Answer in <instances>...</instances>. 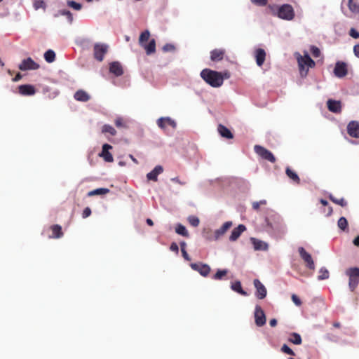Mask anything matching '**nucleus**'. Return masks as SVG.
I'll return each mask as SVG.
<instances>
[{
  "label": "nucleus",
  "mask_w": 359,
  "mask_h": 359,
  "mask_svg": "<svg viewBox=\"0 0 359 359\" xmlns=\"http://www.w3.org/2000/svg\"><path fill=\"white\" fill-rule=\"evenodd\" d=\"M201 78L210 86L214 88L220 87L224 82V76L222 72L204 69L201 72Z\"/></svg>",
  "instance_id": "f257e3e1"
},
{
  "label": "nucleus",
  "mask_w": 359,
  "mask_h": 359,
  "mask_svg": "<svg viewBox=\"0 0 359 359\" xmlns=\"http://www.w3.org/2000/svg\"><path fill=\"white\" fill-rule=\"evenodd\" d=\"M296 58L298 62L299 70L301 76L305 77L309 72V68L315 67V62L311 58L308 53L305 52L304 55L296 53Z\"/></svg>",
  "instance_id": "f03ea898"
},
{
  "label": "nucleus",
  "mask_w": 359,
  "mask_h": 359,
  "mask_svg": "<svg viewBox=\"0 0 359 359\" xmlns=\"http://www.w3.org/2000/svg\"><path fill=\"white\" fill-rule=\"evenodd\" d=\"M149 31L145 30L141 33L139 38V43L145 49L147 55H151L156 52V41L154 39H151L148 44L146 43L149 39Z\"/></svg>",
  "instance_id": "7ed1b4c3"
},
{
  "label": "nucleus",
  "mask_w": 359,
  "mask_h": 359,
  "mask_svg": "<svg viewBox=\"0 0 359 359\" xmlns=\"http://www.w3.org/2000/svg\"><path fill=\"white\" fill-rule=\"evenodd\" d=\"M345 274L348 277V287L353 292L359 284V268H348L346 270Z\"/></svg>",
  "instance_id": "20e7f679"
},
{
  "label": "nucleus",
  "mask_w": 359,
  "mask_h": 359,
  "mask_svg": "<svg viewBox=\"0 0 359 359\" xmlns=\"http://www.w3.org/2000/svg\"><path fill=\"white\" fill-rule=\"evenodd\" d=\"M278 18L286 20H292L294 17V12L292 6L290 4L282 5L278 8Z\"/></svg>",
  "instance_id": "39448f33"
},
{
  "label": "nucleus",
  "mask_w": 359,
  "mask_h": 359,
  "mask_svg": "<svg viewBox=\"0 0 359 359\" xmlns=\"http://www.w3.org/2000/svg\"><path fill=\"white\" fill-rule=\"evenodd\" d=\"M255 153L264 160L271 163L276 162V158L273 154L268 149L260 145H255L254 147Z\"/></svg>",
  "instance_id": "423d86ee"
},
{
  "label": "nucleus",
  "mask_w": 359,
  "mask_h": 359,
  "mask_svg": "<svg viewBox=\"0 0 359 359\" xmlns=\"http://www.w3.org/2000/svg\"><path fill=\"white\" fill-rule=\"evenodd\" d=\"M298 252L299 253L301 258L306 263V267L311 270H314L315 264L311 255L309 253H308L303 247H299L298 249Z\"/></svg>",
  "instance_id": "0eeeda50"
},
{
  "label": "nucleus",
  "mask_w": 359,
  "mask_h": 359,
  "mask_svg": "<svg viewBox=\"0 0 359 359\" xmlns=\"http://www.w3.org/2000/svg\"><path fill=\"white\" fill-rule=\"evenodd\" d=\"M190 266L193 270L198 271L203 277H207L211 271L209 265L201 262L192 263Z\"/></svg>",
  "instance_id": "6e6552de"
},
{
  "label": "nucleus",
  "mask_w": 359,
  "mask_h": 359,
  "mask_svg": "<svg viewBox=\"0 0 359 359\" xmlns=\"http://www.w3.org/2000/svg\"><path fill=\"white\" fill-rule=\"evenodd\" d=\"M255 322L258 327L266 324V316L260 306L257 305L255 310Z\"/></svg>",
  "instance_id": "1a4fd4ad"
},
{
  "label": "nucleus",
  "mask_w": 359,
  "mask_h": 359,
  "mask_svg": "<svg viewBox=\"0 0 359 359\" xmlns=\"http://www.w3.org/2000/svg\"><path fill=\"white\" fill-rule=\"evenodd\" d=\"M108 46L105 44L96 43L94 46V57L95 58L101 62L104 59V55L107 53Z\"/></svg>",
  "instance_id": "9d476101"
},
{
  "label": "nucleus",
  "mask_w": 359,
  "mask_h": 359,
  "mask_svg": "<svg viewBox=\"0 0 359 359\" xmlns=\"http://www.w3.org/2000/svg\"><path fill=\"white\" fill-rule=\"evenodd\" d=\"M18 68L22 71L35 70L39 68V65L35 62L31 57H28L22 61Z\"/></svg>",
  "instance_id": "9b49d317"
},
{
  "label": "nucleus",
  "mask_w": 359,
  "mask_h": 359,
  "mask_svg": "<svg viewBox=\"0 0 359 359\" xmlns=\"http://www.w3.org/2000/svg\"><path fill=\"white\" fill-rule=\"evenodd\" d=\"M334 74L338 78H343L348 74L347 65L345 62L338 61L335 64Z\"/></svg>",
  "instance_id": "f8f14e48"
},
{
  "label": "nucleus",
  "mask_w": 359,
  "mask_h": 359,
  "mask_svg": "<svg viewBox=\"0 0 359 359\" xmlns=\"http://www.w3.org/2000/svg\"><path fill=\"white\" fill-rule=\"evenodd\" d=\"M253 283L255 287L256 288V297L259 299H263L265 298L267 294L265 286L258 279H255Z\"/></svg>",
  "instance_id": "ddd939ff"
},
{
  "label": "nucleus",
  "mask_w": 359,
  "mask_h": 359,
  "mask_svg": "<svg viewBox=\"0 0 359 359\" xmlns=\"http://www.w3.org/2000/svg\"><path fill=\"white\" fill-rule=\"evenodd\" d=\"M347 133L352 137L359 138V123L351 121L347 126Z\"/></svg>",
  "instance_id": "4468645a"
},
{
  "label": "nucleus",
  "mask_w": 359,
  "mask_h": 359,
  "mask_svg": "<svg viewBox=\"0 0 359 359\" xmlns=\"http://www.w3.org/2000/svg\"><path fill=\"white\" fill-rule=\"evenodd\" d=\"M18 92L23 96H30L35 94L36 89L32 85L25 84L18 86Z\"/></svg>",
  "instance_id": "2eb2a0df"
},
{
  "label": "nucleus",
  "mask_w": 359,
  "mask_h": 359,
  "mask_svg": "<svg viewBox=\"0 0 359 359\" xmlns=\"http://www.w3.org/2000/svg\"><path fill=\"white\" fill-rule=\"evenodd\" d=\"M157 125L161 129L165 130L168 126H171L172 128H176V123L175 121L169 117H161L158 119Z\"/></svg>",
  "instance_id": "dca6fc26"
},
{
  "label": "nucleus",
  "mask_w": 359,
  "mask_h": 359,
  "mask_svg": "<svg viewBox=\"0 0 359 359\" xmlns=\"http://www.w3.org/2000/svg\"><path fill=\"white\" fill-rule=\"evenodd\" d=\"M111 149L112 147L108 144H104L102 146V150L100 154V156L102 157L106 162L111 163L114 161L112 154L109 151V150Z\"/></svg>",
  "instance_id": "f3484780"
},
{
  "label": "nucleus",
  "mask_w": 359,
  "mask_h": 359,
  "mask_svg": "<svg viewBox=\"0 0 359 359\" xmlns=\"http://www.w3.org/2000/svg\"><path fill=\"white\" fill-rule=\"evenodd\" d=\"M226 50L222 48H216L210 52V59L214 62H219L223 60Z\"/></svg>",
  "instance_id": "a211bd4d"
},
{
  "label": "nucleus",
  "mask_w": 359,
  "mask_h": 359,
  "mask_svg": "<svg viewBox=\"0 0 359 359\" xmlns=\"http://www.w3.org/2000/svg\"><path fill=\"white\" fill-rule=\"evenodd\" d=\"M246 230V227L243 224H239L237 227L234 228L231 231L229 236L230 241H236L241 235L243 232Z\"/></svg>",
  "instance_id": "6ab92c4d"
},
{
  "label": "nucleus",
  "mask_w": 359,
  "mask_h": 359,
  "mask_svg": "<svg viewBox=\"0 0 359 359\" xmlns=\"http://www.w3.org/2000/svg\"><path fill=\"white\" fill-rule=\"evenodd\" d=\"M328 109L333 113H340L341 111V104L340 101L328 100L327 102Z\"/></svg>",
  "instance_id": "aec40b11"
},
{
  "label": "nucleus",
  "mask_w": 359,
  "mask_h": 359,
  "mask_svg": "<svg viewBox=\"0 0 359 359\" xmlns=\"http://www.w3.org/2000/svg\"><path fill=\"white\" fill-rule=\"evenodd\" d=\"M109 72L114 74L116 76H120L123 74V70L121 65L118 62H112L109 65Z\"/></svg>",
  "instance_id": "412c9836"
},
{
  "label": "nucleus",
  "mask_w": 359,
  "mask_h": 359,
  "mask_svg": "<svg viewBox=\"0 0 359 359\" xmlns=\"http://www.w3.org/2000/svg\"><path fill=\"white\" fill-rule=\"evenodd\" d=\"M217 131L219 134L226 139H233V135L231 130L222 124H219L217 126Z\"/></svg>",
  "instance_id": "4be33fe9"
},
{
  "label": "nucleus",
  "mask_w": 359,
  "mask_h": 359,
  "mask_svg": "<svg viewBox=\"0 0 359 359\" xmlns=\"http://www.w3.org/2000/svg\"><path fill=\"white\" fill-rule=\"evenodd\" d=\"M232 226V222L229 221L224 222L222 226L217 229L215 232V239H218L219 237L223 236Z\"/></svg>",
  "instance_id": "5701e85b"
},
{
  "label": "nucleus",
  "mask_w": 359,
  "mask_h": 359,
  "mask_svg": "<svg viewBox=\"0 0 359 359\" xmlns=\"http://www.w3.org/2000/svg\"><path fill=\"white\" fill-rule=\"evenodd\" d=\"M250 240L255 250H266L268 249L269 246L266 243L255 238H251Z\"/></svg>",
  "instance_id": "b1692460"
},
{
  "label": "nucleus",
  "mask_w": 359,
  "mask_h": 359,
  "mask_svg": "<svg viewBox=\"0 0 359 359\" xmlns=\"http://www.w3.org/2000/svg\"><path fill=\"white\" fill-rule=\"evenodd\" d=\"M74 97L76 100L79 102H88L90 99V96L83 90H77L74 95Z\"/></svg>",
  "instance_id": "393cba45"
},
{
  "label": "nucleus",
  "mask_w": 359,
  "mask_h": 359,
  "mask_svg": "<svg viewBox=\"0 0 359 359\" xmlns=\"http://www.w3.org/2000/svg\"><path fill=\"white\" fill-rule=\"evenodd\" d=\"M255 58H256L257 65L259 67H261L265 61V58H266L265 50L262 48H258L255 51Z\"/></svg>",
  "instance_id": "a878e982"
},
{
  "label": "nucleus",
  "mask_w": 359,
  "mask_h": 359,
  "mask_svg": "<svg viewBox=\"0 0 359 359\" xmlns=\"http://www.w3.org/2000/svg\"><path fill=\"white\" fill-rule=\"evenodd\" d=\"M52 231V235L49 236L50 238H60L63 236L61 226L58 224H54L50 226Z\"/></svg>",
  "instance_id": "bb28decb"
},
{
  "label": "nucleus",
  "mask_w": 359,
  "mask_h": 359,
  "mask_svg": "<svg viewBox=\"0 0 359 359\" xmlns=\"http://www.w3.org/2000/svg\"><path fill=\"white\" fill-rule=\"evenodd\" d=\"M285 173L287 176L291 179L294 182L299 184H300V179L298 175L293 171L290 167H287L285 169Z\"/></svg>",
  "instance_id": "cd10ccee"
},
{
  "label": "nucleus",
  "mask_w": 359,
  "mask_h": 359,
  "mask_svg": "<svg viewBox=\"0 0 359 359\" xmlns=\"http://www.w3.org/2000/svg\"><path fill=\"white\" fill-rule=\"evenodd\" d=\"M288 341L296 345H300L302 343V337L298 333L292 332L288 338Z\"/></svg>",
  "instance_id": "c85d7f7f"
},
{
  "label": "nucleus",
  "mask_w": 359,
  "mask_h": 359,
  "mask_svg": "<svg viewBox=\"0 0 359 359\" xmlns=\"http://www.w3.org/2000/svg\"><path fill=\"white\" fill-rule=\"evenodd\" d=\"M231 288L233 291H235V292H236L239 293V294H241V295H243V296H246V295H247V292H245V291L243 290L242 286H241V282H240V281H236V282L233 283L231 284Z\"/></svg>",
  "instance_id": "c756f323"
},
{
  "label": "nucleus",
  "mask_w": 359,
  "mask_h": 359,
  "mask_svg": "<svg viewBox=\"0 0 359 359\" xmlns=\"http://www.w3.org/2000/svg\"><path fill=\"white\" fill-rule=\"evenodd\" d=\"M348 6L349 10L353 13H359V4L357 0H348Z\"/></svg>",
  "instance_id": "7c9ffc66"
},
{
  "label": "nucleus",
  "mask_w": 359,
  "mask_h": 359,
  "mask_svg": "<svg viewBox=\"0 0 359 359\" xmlns=\"http://www.w3.org/2000/svg\"><path fill=\"white\" fill-rule=\"evenodd\" d=\"M109 192V189L107 188H99L90 191L88 193V196H93L95 195H104Z\"/></svg>",
  "instance_id": "2f4dec72"
},
{
  "label": "nucleus",
  "mask_w": 359,
  "mask_h": 359,
  "mask_svg": "<svg viewBox=\"0 0 359 359\" xmlns=\"http://www.w3.org/2000/svg\"><path fill=\"white\" fill-rule=\"evenodd\" d=\"M329 198L332 202H333L334 203L337 204L341 207H345L347 205V202L344 198H337L334 196L330 194L329 196Z\"/></svg>",
  "instance_id": "473e14b6"
},
{
  "label": "nucleus",
  "mask_w": 359,
  "mask_h": 359,
  "mask_svg": "<svg viewBox=\"0 0 359 359\" xmlns=\"http://www.w3.org/2000/svg\"><path fill=\"white\" fill-rule=\"evenodd\" d=\"M175 232L182 236L189 237L188 231L187 230L186 227L181 224L177 225L175 228Z\"/></svg>",
  "instance_id": "72a5a7b5"
},
{
  "label": "nucleus",
  "mask_w": 359,
  "mask_h": 359,
  "mask_svg": "<svg viewBox=\"0 0 359 359\" xmlns=\"http://www.w3.org/2000/svg\"><path fill=\"white\" fill-rule=\"evenodd\" d=\"M228 273V270L226 269H218L216 273L212 277L214 280H222L226 277Z\"/></svg>",
  "instance_id": "f704fd0d"
},
{
  "label": "nucleus",
  "mask_w": 359,
  "mask_h": 359,
  "mask_svg": "<svg viewBox=\"0 0 359 359\" xmlns=\"http://www.w3.org/2000/svg\"><path fill=\"white\" fill-rule=\"evenodd\" d=\"M44 58L48 63H51L55 60V53L52 50H48L44 53Z\"/></svg>",
  "instance_id": "c9c22d12"
},
{
  "label": "nucleus",
  "mask_w": 359,
  "mask_h": 359,
  "mask_svg": "<svg viewBox=\"0 0 359 359\" xmlns=\"http://www.w3.org/2000/svg\"><path fill=\"white\" fill-rule=\"evenodd\" d=\"M102 133H109L111 135H115L116 134V130L110 125L105 124L102 128Z\"/></svg>",
  "instance_id": "e433bc0d"
},
{
  "label": "nucleus",
  "mask_w": 359,
  "mask_h": 359,
  "mask_svg": "<svg viewBox=\"0 0 359 359\" xmlns=\"http://www.w3.org/2000/svg\"><path fill=\"white\" fill-rule=\"evenodd\" d=\"M337 225L340 229L345 231L348 227V221L344 217H341L339 219Z\"/></svg>",
  "instance_id": "4c0bfd02"
},
{
  "label": "nucleus",
  "mask_w": 359,
  "mask_h": 359,
  "mask_svg": "<svg viewBox=\"0 0 359 359\" xmlns=\"http://www.w3.org/2000/svg\"><path fill=\"white\" fill-rule=\"evenodd\" d=\"M329 278V271L325 268L322 267L319 271L318 280H325Z\"/></svg>",
  "instance_id": "58836bf2"
},
{
  "label": "nucleus",
  "mask_w": 359,
  "mask_h": 359,
  "mask_svg": "<svg viewBox=\"0 0 359 359\" xmlns=\"http://www.w3.org/2000/svg\"><path fill=\"white\" fill-rule=\"evenodd\" d=\"M188 221H189V224L194 227L198 226L200 223L199 219L196 216L189 217Z\"/></svg>",
  "instance_id": "ea45409f"
},
{
  "label": "nucleus",
  "mask_w": 359,
  "mask_h": 359,
  "mask_svg": "<svg viewBox=\"0 0 359 359\" xmlns=\"http://www.w3.org/2000/svg\"><path fill=\"white\" fill-rule=\"evenodd\" d=\"M67 5L69 7H71L73 9L76 10V11L81 10V7H82L81 4L77 3V2L74 1H67Z\"/></svg>",
  "instance_id": "a19ab883"
},
{
  "label": "nucleus",
  "mask_w": 359,
  "mask_h": 359,
  "mask_svg": "<svg viewBox=\"0 0 359 359\" xmlns=\"http://www.w3.org/2000/svg\"><path fill=\"white\" fill-rule=\"evenodd\" d=\"M281 351L284 353L290 355H295L294 352L286 344H283L281 347Z\"/></svg>",
  "instance_id": "79ce46f5"
},
{
  "label": "nucleus",
  "mask_w": 359,
  "mask_h": 359,
  "mask_svg": "<svg viewBox=\"0 0 359 359\" xmlns=\"http://www.w3.org/2000/svg\"><path fill=\"white\" fill-rule=\"evenodd\" d=\"M34 7L36 10L39 8H45L46 3L43 0H36L34 3Z\"/></svg>",
  "instance_id": "37998d69"
},
{
  "label": "nucleus",
  "mask_w": 359,
  "mask_h": 359,
  "mask_svg": "<svg viewBox=\"0 0 359 359\" xmlns=\"http://www.w3.org/2000/svg\"><path fill=\"white\" fill-rule=\"evenodd\" d=\"M266 200H261L259 201L253 202L252 203V208L255 210L258 211L259 210L260 205H266Z\"/></svg>",
  "instance_id": "c03bdc74"
},
{
  "label": "nucleus",
  "mask_w": 359,
  "mask_h": 359,
  "mask_svg": "<svg viewBox=\"0 0 359 359\" xmlns=\"http://www.w3.org/2000/svg\"><path fill=\"white\" fill-rule=\"evenodd\" d=\"M310 50L314 57H318L320 55V49L315 46H311Z\"/></svg>",
  "instance_id": "a18cd8bd"
},
{
  "label": "nucleus",
  "mask_w": 359,
  "mask_h": 359,
  "mask_svg": "<svg viewBox=\"0 0 359 359\" xmlns=\"http://www.w3.org/2000/svg\"><path fill=\"white\" fill-rule=\"evenodd\" d=\"M60 13L62 15H65L67 18V19H68V20H69V22L70 23L72 22V21H73V16H72V14L71 13V12L69 11L63 10V11H60Z\"/></svg>",
  "instance_id": "49530a36"
},
{
  "label": "nucleus",
  "mask_w": 359,
  "mask_h": 359,
  "mask_svg": "<svg viewBox=\"0 0 359 359\" xmlns=\"http://www.w3.org/2000/svg\"><path fill=\"white\" fill-rule=\"evenodd\" d=\"M147 177L149 180L156 182L158 180V175L156 172H154V170H151L147 175Z\"/></svg>",
  "instance_id": "de8ad7c7"
},
{
  "label": "nucleus",
  "mask_w": 359,
  "mask_h": 359,
  "mask_svg": "<svg viewBox=\"0 0 359 359\" xmlns=\"http://www.w3.org/2000/svg\"><path fill=\"white\" fill-rule=\"evenodd\" d=\"M115 125L118 128H126V125L122 118H117L115 120Z\"/></svg>",
  "instance_id": "09e8293b"
},
{
  "label": "nucleus",
  "mask_w": 359,
  "mask_h": 359,
  "mask_svg": "<svg viewBox=\"0 0 359 359\" xmlns=\"http://www.w3.org/2000/svg\"><path fill=\"white\" fill-rule=\"evenodd\" d=\"M252 4L259 6H264L267 4L268 0H250Z\"/></svg>",
  "instance_id": "8fccbe9b"
},
{
  "label": "nucleus",
  "mask_w": 359,
  "mask_h": 359,
  "mask_svg": "<svg viewBox=\"0 0 359 359\" xmlns=\"http://www.w3.org/2000/svg\"><path fill=\"white\" fill-rule=\"evenodd\" d=\"M175 49V47L174 46V45H172L171 43H166L163 47V50L164 52L174 51Z\"/></svg>",
  "instance_id": "3c124183"
},
{
  "label": "nucleus",
  "mask_w": 359,
  "mask_h": 359,
  "mask_svg": "<svg viewBox=\"0 0 359 359\" xmlns=\"http://www.w3.org/2000/svg\"><path fill=\"white\" fill-rule=\"evenodd\" d=\"M292 302L294 303L295 305L299 306L302 305V302L300 299L294 294H293L291 297Z\"/></svg>",
  "instance_id": "603ef678"
},
{
  "label": "nucleus",
  "mask_w": 359,
  "mask_h": 359,
  "mask_svg": "<svg viewBox=\"0 0 359 359\" xmlns=\"http://www.w3.org/2000/svg\"><path fill=\"white\" fill-rule=\"evenodd\" d=\"M349 35L354 38V39H358L359 38V32L355 29L354 28H351L349 32Z\"/></svg>",
  "instance_id": "864d4df0"
},
{
  "label": "nucleus",
  "mask_w": 359,
  "mask_h": 359,
  "mask_svg": "<svg viewBox=\"0 0 359 359\" xmlns=\"http://www.w3.org/2000/svg\"><path fill=\"white\" fill-rule=\"evenodd\" d=\"M91 215V210L90 208L87 207L86 208L82 213V217L83 218H87Z\"/></svg>",
  "instance_id": "5fc2aeb1"
},
{
  "label": "nucleus",
  "mask_w": 359,
  "mask_h": 359,
  "mask_svg": "<svg viewBox=\"0 0 359 359\" xmlns=\"http://www.w3.org/2000/svg\"><path fill=\"white\" fill-rule=\"evenodd\" d=\"M170 250L172 252H176L177 254L179 252V248H178V245L176 243H172L170 246Z\"/></svg>",
  "instance_id": "6e6d98bb"
},
{
  "label": "nucleus",
  "mask_w": 359,
  "mask_h": 359,
  "mask_svg": "<svg viewBox=\"0 0 359 359\" xmlns=\"http://www.w3.org/2000/svg\"><path fill=\"white\" fill-rule=\"evenodd\" d=\"M152 170L154 171L158 175L163 172V169L161 165H156Z\"/></svg>",
  "instance_id": "4d7b16f0"
},
{
  "label": "nucleus",
  "mask_w": 359,
  "mask_h": 359,
  "mask_svg": "<svg viewBox=\"0 0 359 359\" xmlns=\"http://www.w3.org/2000/svg\"><path fill=\"white\" fill-rule=\"evenodd\" d=\"M353 53L355 55L359 58V43L354 46Z\"/></svg>",
  "instance_id": "13d9d810"
},
{
  "label": "nucleus",
  "mask_w": 359,
  "mask_h": 359,
  "mask_svg": "<svg viewBox=\"0 0 359 359\" xmlns=\"http://www.w3.org/2000/svg\"><path fill=\"white\" fill-rule=\"evenodd\" d=\"M182 256L183 257L186 259V260H188L189 261L190 260V257L188 255V253L187 252V250L186 249H182Z\"/></svg>",
  "instance_id": "bf43d9fd"
},
{
  "label": "nucleus",
  "mask_w": 359,
  "mask_h": 359,
  "mask_svg": "<svg viewBox=\"0 0 359 359\" xmlns=\"http://www.w3.org/2000/svg\"><path fill=\"white\" fill-rule=\"evenodd\" d=\"M22 79V75L20 73H18L15 76L13 79V81L14 82H16V81H18L19 80H20Z\"/></svg>",
  "instance_id": "052dcab7"
},
{
  "label": "nucleus",
  "mask_w": 359,
  "mask_h": 359,
  "mask_svg": "<svg viewBox=\"0 0 359 359\" xmlns=\"http://www.w3.org/2000/svg\"><path fill=\"white\" fill-rule=\"evenodd\" d=\"M269 325L271 327H275L277 325V320L275 318L271 319L269 321Z\"/></svg>",
  "instance_id": "680f3d73"
},
{
  "label": "nucleus",
  "mask_w": 359,
  "mask_h": 359,
  "mask_svg": "<svg viewBox=\"0 0 359 359\" xmlns=\"http://www.w3.org/2000/svg\"><path fill=\"white\" fill-rule=\"evenodd\" d=\"M353 243L355 246H359V236L354 238Z\"/></svg>",
  "instance_id": "e2e57ef3"
},
{
  "label": "nucleus",
  "mask_w": 359,
  "mask_h": 359,
  "mask_svg": "<svg viewBox=\"0 0 359 359\" xmlns=\"http://www.w3.org/2000/svg\"><path fill=\"white\" fill-rule=\"evenodd\" d=\"M171 180H172V182H175L178 183V184H184V183H182V182H181L180 181V180H179V178H178V177H174V178H172V179H171Z\"/></svg>",
  "instance_id": "0e129e2a"
},
{
  "label": "nucleus",
  "mask_w": 359,
  "mask_h": 359,
  "mask_svg": "<svg viewBox=\"0 0 359 359\" xmlns=\"http://www.w3.org/2000/svg\"><path fill=\"white\" fill-rule=\"evenodd\" d=\"M320 202L324 206H327L328 205V202L326 200H325V199L321 198L320 200Z\"/></svg>",
  "instance_id": "69168bd1"
},
{
  "label": "nucleus",
  "mask_w": 359,
  "mask_h": 359,
  "mask_svg": "<svg viewBox=\"0 0 359 359\" xmlns=\"http://www.w3.org/2000/svg\"><path fill=\"white\" fill-rule=\"evenodd\" d=\"M222 76H224V79H229L230 77V74L228 72H225L224 73H222Z\"/></svg>",
  "instance_id": "338daca9"
},
{
  "label": "nucleus",
  "mask_w": 359,
  "mask_h": 359,
  "mask_svg": "<svg viewBox=\"0 0 359 359\" xmlns=\"http://www.w3.org/2000/svg\"><path fill=\"white\" fill-rule=\"evenodd\" d=\"M146 222L149 226H153L154 225V222H153L152 219H151L150 218H147V220H146Z\"/></svg>",
  "instance_id": "774afa93"
}]
</instances>
